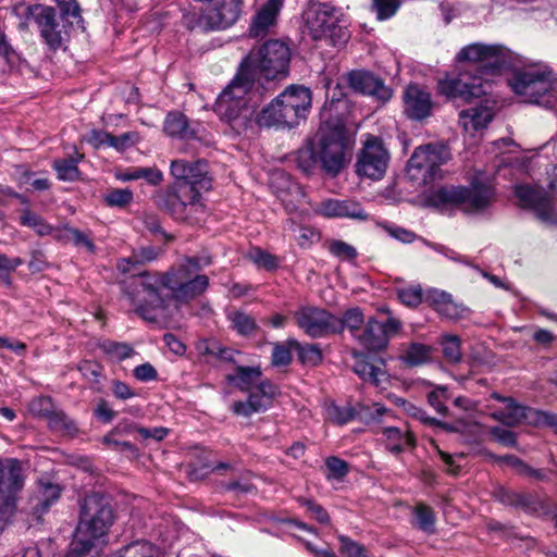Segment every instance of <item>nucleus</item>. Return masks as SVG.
<instances>
[{
	"mask_svg": "<svg viewBox=\"0 0 557 557\" xmlns=\"http://www.w3.org/2000/svg\"><path fill=\"white\" fill-rule=\"evenodd\" d=\"M210 263V258H185L177 268L162 276L140 273L127 286L125 295L139 317L153 322L162 315L165 307V298L160 293L161 287L171 290L176 300L188 301L207 289L209 280L198 272Z\"/></svg>",
	"mask_w": 557,
	"mask_h": 557,
	"instance_id": "obj_1",
	"label": "nucleus"
},
{
	"mask_svg": "<svg viewBox=\"0 0 557 557\" xmlns=\"http://www.w3.org/2000/svg\"><path fill=\"white\" fill-rule=\"evenodd\" d=\"M456 61L469 63L476 74L446 76L438 82V91L448 98L469 102L486 94L490 87L488 75L512 66L513 55L502 45L474 42L463 47L456 55Z\"/></svg>",
	"mask_w": 557,
	"mask_h": 557,
	"instance_id": "obj_2",
	"label": "nucleus"
},
{
	"mask_svg": "<svg viewBox=\"0 0 557 557\" xmlns=\"http://www.w3.org/2000/svg\"><path fill=\"white\" fill-rule=\"evenodd\" d=\"M113 522L108 498L100 494L87 495L81 505V516L75 539L65 557H86L95 542L103 537Z\"/></svg>",
	"mask_w": 557,
	"mask_h": 557,
	"instance_id": "obj_3",
	"label": "nucleus"
},
{
	"mask_svg": "<svg viewBox=\"0 0 557 557\" xmlns=\"http://www.w3.org/2000/svg\"><path fill=\"white\" fill-rule=\"evenodd\" d=\"M253 86L249 79L237 73L214 103V112L237 134L246 132L253 124L257 106V101H252Z\"/></svg>",
	"mask_w": 557,
	"mask_h": 557,
	"instance_id": "obj_4",
	"label": "nucleus"
},
{
	"mask_svg": "<svg viewBox=\"0 0 557 557\" xmlns=\"http://www.w3.org/2000/svg\"><path fill=\"white\" fill-rule=\"evenodd\" d=\"M313 140L320 165L329 175L336 176L350 162L355 138L342 121L323 122Z\"/></svg>",
	"mask_w": 557,
	"mask_h": 557,
	"instance_id": "obj_5",
	"label": "nucleus"
},
{
	"mask_svg": "<svg viewBox=\"0 0 557 557\" xmlns=\"http://www.w3.org/2000/svg\"><path fill=\"white\" fill-rule=\"evenodd\" d=\"M311 107V91L292 85L264 107L255 119L259 127H296Z\"/></svg>",
	"mask_w": 557,
	"mask_h": 557,
	"instance_id": "obj_6",
	"label": "nucleus"
},
{
	"mask_svg": "<svg viewBox=\"0 0 557 557\" xmlns=\"http://www.w3.org/2000/svg\"><path fill=\"white\" fill-rule=\"evenodd\" d=\"M290 62V49L280 39H271L251 51L240 63L238 73L255 85L260 76L265 79L285 77Z\"/></svg>",
	"mask_w": 557,
	"mask_h": 557,
	"instance_id": "obj_7",
	"label": "nucleus"
},
{
	"mask_svg": "<svg viewBox=\"0 0 557 557\" xmlns=\"http://www.w3.org/2000/svg\"><path fill=\"white\" fill-rule=\"evenodd\" d=\"M493 189L486 184H472L470 188L462 186H441L428 196L430 206L438 209L460 207L466 212H480L493 200Z\"/></svg>",
	"mask_w": 557,
	"mask_h": 557,
	"instance_id": "obj_8",
	"label": "nucleus"
},
{
	"mask_svg": "<svg viewBox=\"0 0 557 557\" xmlns=\"http://www.w3.org/2000/svg\"><path fill=\"white\" fill-rule=\"evenodd\" d=\"M508 84L524 102L545 108H553L556 102L554 77L548 71L541 69L519 71L512 75Z\"/></svg>",
	"mask_w": 557,
	"mask_h": 557,
	"instance_id": "obj_9",
	"label": "nucleus"
},
{
	"mask_svg": "<svg viewBox=\"0 0 557 557\" xmlns=\"http://www.w3.org/2000/svg\"><path fill=\"white\" fill-rule=\"evenodd\" d=\"M306 32L313 40H329L333 46L343 45L349 38L346 26L339 24L336 10L321 3L305 13Z\"/></svg>",
	"mask_w": 557,
	"mask_h": 557,
	"instance_id": "obj_10",
	"label": "nucleus"
},
{
	"mask_svg": "<svg viewBox=\"0 0 557 557\" xmlns=\"http://www.w3.org/2000/svg\"><path fill=\"white\" fill-rule=\"evenodd\" d=\"M25 470L18 459H0V521L8 524L15 515L18 494L24 487Z\"/></svg>",
	"mask_w": 557,
	"mask_h": 557,
	"instance_id": "obj_11",
	"label": "nucleus"
},
{
	"mask_svg": "<svg viewBox=\"0 0 557 557\" xmlns=\"http://www.w3.org/2000/svg\"><path fill=\"white\" fill-rule=\"evenodd\" d=\"M153 199L162 211L176 220H185L193 207L200 202L201 194L186 184L173 183L165 189L159 190Z\"/></svg>",
	"mask_w": 557,
	"mask_h": 557,
	"instance_id": "obj_12",
	"label": "nucleus"
},
{
	"mask_svg": "<svg viewBox=\"0 0 557 557\" xmlns=\"http://www.w3.org/2000/svg\"><path fill=\"white\" fill-rule=\"evenodd\" d=\"M389 153L383 141L372 135H368L357 160V173L360 176L373 181L381 180L387 169Z\"/></svg>",
	"mask_w": 557,
	"mask_h": 557,
	"instance_id": "obj_13",
	"label": "nucleus"
},
{
	"mask_svg": "<svg viewBox=\"0 0 557 557\" xmlns=\"http://www.w3.org/2000/svg\"><path fill=\"white\" fill-rule=\"evenodd\" d=\"M297 325L310 337H324L341 332L339 318L315 307H302L295 312Z\"/></svg>",
	"mask_w": 557,
	"mask_h": 557,
	"instance_id": "obj_14",
	"label": "nucleus"
},
{
	"mask_svg": "<svg viewBox=\"0 0 557 557\" xmlns=\"http://www.w3.org/2000/svg\"><path fill=\"white\" fill-rule=\"evenodd\" d=\"M450 158L448 148L440 144H429L418 147L408 165L410 169H417L421 172L423 180L434 181L441 177L440 166L446 163Z\"/></svg>",
	"mask_w": 557,
	"mask_h": 557,
	"instance_id": "obj_15",
	"label": "nucleus"
},
{
	"mask_svg": "<svg viewBox=\"0 0 557 557\" xmlns=\"http://www.w3.org/2000/svg\"><path fill=\"white\" fill-rule=\"evenodd\" d=\"M171 175L174 183L186 184L194 189L208 191L211 189V177L209 176L208 163L205 160L188 162L184 159H176L171 162Z\"/></svg>",
	"mask_w": 557,
	"mask_h": 557,
	"instance_id": "obj_16",
	"label": "nucleus"
},
{
	"mask_svg": "<svg viewBox=\"0 0 557 557\" xmlns=\"http://www.w3.org/2000/svg\"><path fill=\"white\" fill-rule=\"evenodd\" d=\"M201 15L200 23L206 29H225L234 25L240 16L243 0H213Z\"/></svg>",
	"mask_w": 557,
	"mask_h": 557,
	"instance_id": "obj_17",
	"label": "nucleus"
},
{
	"mask_svg": "<svg viewBox=\"0 0 557 557\" xmlns=\"http://www.w3.org/2000/svg\"><path fill=\"white\" fill-rule=\"evenodd\" d=\"M347 83L355 91L372 96L382 102L389 100L393 95V90L380 77L364 70L349 72Z\"/></svg>",
	"mask_w": 557,
	"mask_h": 557,
	"instance_id": "obj_18",
	"label": "nucleus"
},
{
	"mask_svg": "<svg viewBox=\"0 0 557 557\" xmlns=\"http://www.w3.org/2000/svg\"><path fill=\"white\" fill-rule=\"evenodd\" d=\"M425 301L443 318L459 321L468 319L471 309L461 302H456L453 296L441 289L431 288L425 294Z\"/></svg>",
	"mask_w": 557,
	"mask_h": 557,
	"instance_id": "obj_19",
	"label": "nucleus"
},
{
	"mask_svg": "<svg viewBox=\"0 0 557 557\" xmlns=\"http://www.w3.org/2000/svg\"><path fill=\"white\" fill-rule=\"evenodd\" d=\"M39 33L44 41L50 49L57 50L61 48L66 36L64 26L60 23V18L54 9L49 7L40 8L35 16Z\"/></svg>",
	"mask_w": 557,
	"mask_h": 557,
	"instance_id": "obj_20",
	"label": "nucleus"
},
{
	"mask_svg": "<svg viewBox=\"0 0 557 557\" xmlns=\"http://www.w3.org/2000/svg\"><path fill=\"white\" fill-rule=\"evenodd\" d=\"M516 196L524 208L533 209L536 216L545 223H555L554 211L547 194L528 185L516 187Z\"/></svg>",
	"mask_w": 557,
	"mask_h": 557,
	"instance_id": "obj_21",
	"label": "nucleus"
},
{
	"mask_svg": "<svg viewBox=\"0 0 557 557\" xmlns=\"http://www.w3.org/2000/svg\"><path fill=\"white\" fill-rule=\"evenodd\" d=\"M315 211L325 218L360 221H366L369 218L362 206L352 199H324L318 205Z\"/></svg>",
	"mask_w": 557,
	"mask_h": 557,
	"instance_id": "obj_22",
	"label": "nucleus"
},
{
	"mask_svg": "<svg viewBox=\"0 0 557 557\" xmlns=\"http://www.w3.org/2000/svg\"><path fill=\"white\" fill-rule=\"evenodd\" d=\"M404 112L409 119L423 120L431 114V94L422 86L411 84L404 91Z\"/></svg>",
	"mask_w": 557,
	"mask_h": 557,
	"instance_id": "obj_23",
	"label": "nucleus"
},
{
	"mask_svg": "<svg viewBox=\"0 0 557 557\" xmlns=\"http://www.w3.org/2000/svg\"><path fill=\"white\" fill-rule=\"evenodd\" d=\"M284 0H268L256 12L249 27V36L253 38L265 37L271 28L276 25L278 13Z\"/></svg>",
	"mask_w": 557,
	"mask_h": 557,
	"instance_id": "obj_24",
	"label": "nucleus"
},
{
	"mask_svg": "<svg viewBox=\"0 0 557 557\" xmlns=\"http://www.w3.org/2000/svg\"><path fill=\"white\" fill-rule=\"evenodd\" d=\"M492 398L504 403V408L495 411L493 416L499 420L502 423L506 425H516L521 421H527L529 423H533L534 414L533 412H537V410L523 407L517 404L510 397H503L497 393L492 394Z\"/></svg>",
	"mask_w": 557,
	"mask_h": 557,
	"instance_id": "obj_25",
	"label": "nucleus"
},
{
	"mask_svg": "<svg viewBox=\"0 0 557 557\" xmlns=\"http://www.w3.org/2000/svg\"><path fill=\"white\" fill-rule=\"evenodd\" d=\"M356 339L368 350H381L388 343L386 327L383 323L369 319L360 333H356Z\"/></svg>",
	"mask_w": 557,
	"mask_h": 557,
	"instance_id": "obj_26",
	"label": "nucleus"
},
{
	"mask_svg": "<svg viewBox=\"0 0 557 557\" xmlns=\"http://www.w3.org/2000/svg\"><path fill=\"white\" fill-rule=\"evenodd\" d=\"M379 432L385 436L386 448L394 455L403 453L407 447L414 446V437L407 425L384 426Z\"/></svg>",
	"mask_w": 557,
	"mask_h": 557,
	"instance_id": "obj_27",
	"label": "nucleus"
},
{
	"mask_svg": "<svg viewBox=\"0 0 557 557\" xmlns=\"http://www.w3.org/2000/svg\"><path fill=\"white\" fill-rule=\"evenodd\" d=\"M493 111L488 107H472L459 113V123L467 131L484 128L493 120Z\"/></svg>",
	"mask_w": 557,
	"mask_h": 557,
	"instance_id": "obj_28",
	"label": "nucleus"
},
{
	"mask_svg": "<svg viewBox=\"0 0 557 557\" xmlns=\"http://www.w3.org/2000/svg\"><path fill=\"white\" fill-rule=\"evenodd\" d=\"M115 177L121 182H131L143 178L148 184L157 186L163 181V173L156 166H132L124 170H117L115 172Z\"/></svg>",
	"mask_w": 557,
	"mask_h": 557,
	"instance_id": "obj_29",
	"label": "nucleus"
},
{
	"mask_svg": "<svg viewBox=\"0 0 557 557\" xmlns=\"http://www.w3.org/2000/svg\"><path fill=\"white\" fill-rule=\"evenodd\" d=\"M163 131L170 137L193 138L195 131L190 128L187 117L181 112H170L166 114Z\"/></svg>",
	"mask_w": 557,
	"mask_h": 557,
	"instance_id": "obj_30",
	"label": "nucleus"
},
{
	"mask_svg": "<svg viewBox=\"0 0 557 557\" xmlns=\"http://www.w3.org/2000/svg\"><path fill=\"white\" fill-rule=\"evenodd\" d=\"M113 557H163V554L153 543L137 540L114 552Z\"/></svg>",
	"mask_w": 557,
	"mask_h": 557,
	"instance_id": "obj_31",
	"label": "nucleus"
},
{
	"mask_svg": "<svg viewBox=\"0 0 557 557\" xmlns=\"http://www.w3.org/2000/svg\"><path fill=\"white\" fill-rule=\"evenodd\" d=\"M433 348L422 343H410L401 350L400 359L410 367L428 363L432 359Z\"/></svg>",
	"mask_w": 557,
	"mask_h": 557,
	"instance_id": "obj_32",
	"label": "nucleus"
},
{
	"mask_svg": "<svg viewBox=\"0 0 557 557\" xmlns=\"http://www.w3.org/2000/svg\"><path fill=\"white\" fill-rule=\"evenodd\" d=\"M495 460L497 462L506 463L509 467H511L519 475H522L524 478H529L535 481H546L548 480V473L547 471L543 469H533L529 465H527L523 460L520 458L513 456V455H505L495 457Z\"/></svg>",
	"mask_w": 557,
	"mask_h": 557,
	"instance_id": "obj_33",
	"label": "nucleus"
},
{
	"mask_svg": "<svg viewBox=\"0 0 557 557\" xmlns=\"http://www.w3.org/2000/svg\"><path fill=\"white\" fill-rule=\"evenodd\" d=\"M354 372L363 381L380 386L386 380V372L381 367H376L366 360H357L354 366Z\"/></svg>",
	"mask_w": 557,
	"mask_h": 557,
	"instance_id": "obj_34",
	"label": "nucleus"
},
{
	"mask_svg": "<svg viewBox=\"0 0 557 557\" xmlns=\"http://www.w3.org/2000/svg\"><path fill=\"white\" fill-rule=\"evenodd\" d=\"M261 371L258 367H237L234 374L228 375L231 383L240 389H249L260 380Z\"/></svg>",
	"mask_w": 557,
	"mask_h": 557,
	"instance_id": "obj_35",
	"label": "nucleus"
},
{
	"mask_svg": "<svg viewBox=\"0 0 557 557\" xmlns=\"http://www.w3.org/2000/svg\"><path fill=\"white\" fill-rule=\"evenodd\" d=\"M83 159L82 154L75 157H69L64 159H58L53 162V169L57 172L58 178L61 181L73 182L78 180L79 170L77 163Z\"/></svg>",
	"mask_w": 557,
	"mask_h": 557,
	"instance_id": "obj_36",
	"label": "nucleus"
},
{
	"mask_svg": "<svg viewBox=\"0 0 557 557\" xmlns=\"http://www.w3.org/2000/svg\"><path fill=\"white\" fill-rule=\"evenodd\" d=\"M498 498L505 505L519 507L525 511H535L537 509V503L530 494H522L512 491H500Z\"/></svg>",
	"mask_w": 557,
	"mask_h": 557,
	"instance_id": "obj_37",
	"label": "nucleus"
},
{
	"mask_svg": "<svg viewBox=\"0 0 557 557\" xmlns=\"http://www.w3.org/2000/svg\"><path fill=\"white\" fill-rule=\"evenodd\" d=\"M231 326L238 334L249 336L253 334L257 329L255 319L243 311H231L227 314Z\"/></svg>",
	"mask_w": 557,
	"mask_h": 557,
	"instance_id": "obj_38",
	"label": "nucleus"
},
{
	"mask_svg": "<svg viewBox=\"0 0 557 557\" xmlns=\"http://www.w3.org/2000/svg\"><path fill=\"white\" fill-rule=\"evenodd\" d=\"M314 140L301 148L296 157L298 168L306 174H310L320 164Z\"/></svg>",
	"mask_w": 557,
	"mask_h": 557,
	"instance_id": "obj_39",
	"label": "nucleus"
},
{
	"mask_svg": "<svg viewBox=\"0 0 557 557\" xmlns=\"http://www.w3.org/2000/svg\"><path fill=\"white\" fill-rule=\"evenodd\" d=\"M20 222L22 225L33 228L39 236H47L53 233V227L29 209L22 211Z\"/></svg>",
	"mask_w": 557,
	"mask_h": 557,
	"instance_id": "obj_40",
	"label": "nucleus"
},
{
	"mask_svg": "<svg viewBox=\"0 0 557 557\" xmlns=\"http://www.w3.org/2000/svg\"><path fill=\"white\" fill-rule=\"evenodd\" d=\"M290 345L295 348L301 363L317 366L322 361V352L318 345H301L297 342H290Z\"/></svg>",
	"mask_w": 557,
	"mask_h": 557,
	"instance_id": "obj_41",
	"label": "nucleus"
},
{
	"mask_svg": "<svg viewBox=\"0 0 557 557\" xmlns=\"http://www.w3.org/2000/svg\"><path fill=\"white\" fill-rule=\"evenodd\" d=\"M197 350L202 356H213L222 360H232L233 351L222 347L215 339H202L197 343Z\"/></svg>",
	"mask_w": 557,
	"mask_h": 557,
	"instance_id": "obj_42",
	"label": "nucleus"
},
{
	"mask_svg": "<svg viewBox=\"0 0 557 557\" xmlns=\"http://www.w3.org/2000/svg\"><path fill=\"white\" fill-rule=\"evenodd\" d=\"M133 199L134 194L129 188H113L103 196L104 203L108 207L120 209L126 208Z\"/></svg>",
	"mask_w": 557,
	"mask_h": 557,
	"instance_id": "obj_43",
	"label": "nucleus"
},
{
	"mask_svg": "<svg viewBox=\"0 0 557 557\" xmlns=\"http://www.w3.org/2000/svg\"><path fill=\"white\" fill-rule=\"evenodd\" d=\"M441 344L448 362L458 363L461 360V341L457 335H443Z\"/></svg>",
	"mask_w": 557,
	"mask_h": 557,
	"instance_id": "obj_44",
	"label": "nucleus"
},
{
	"mask_svg": "<svg viewBox=\"0 0 557 557\" xmlns=\"http://www.w3.org/2000/svg\"><path fill=\"white\" fill-rule=\"evenodd\" d=\"M341 332L347 327L350 330L351 335L356 338V333H360L364 327V315L358 308L349 309L345 312L344 317L339 319Z\"/></svg>",
	"mask_w": 557,
	"mask_h": 557,
	"instance_id": "obj_45",
	"label": "nucleus"
},
{
	"mask_svg": "<svg viewBox=\"0 0 557 557\" xmlns=\"http://www.w3.org/2000/svg\"><path fill=\"white\" fill-rule=\"evenodd\" d=\"M62 238L71 240L76 247L84 248L89 253L96 252V246L91 238L82 231L73 227H64V235Z\"/></svg>",
	"mask_w": 557,
	"mask_h": 557,
	"instance_id": "obj_46",
	"label": "nucleus"
},
{
	"mask_svg": "<svg viewBox=\"0 0 557 557\" xmlns=\"http://www.w3.org/2000/svg\"><path fill=\"white\" fill-rule=\"evenodd\" d=\"M264 410V403L258 400L257 393H250L246 401H236L233 404V411L236 414L248 417L253 412Z\"/></svg>",
	"mask_w": 557,
	"mask_h": 557,
	"instance_id": "obj_47",
	"label": "nucleus"
},
{
	"mask_svg": "<svg viewBox=\"0 0 557 557\" xmlns=\"http://www.w3.org/2000/svg\"><path fill=\"white\" fill-rule=\"evenodd\" d=\"M61 490L58 485L52 483H40L39 488V506L41 512L48 510V508L60 497Z\"/></svg>",
	"mask_w": 557,
	"mask_h": 557,
	"instance_id": "obj_48",
	"label": "nucleus"
},
{
	"mask_svg": "<svg viewBox=\"0 0 557 557\" xmlns=\"http://www.w3.org/2000/svg\"><path fill=\"white\" fill-rule=\"evenodd\" d=\"M100 347L107 355L116 360L129 358L134 352L129 345L112 341H104Z\"/></svg>",
	"mask_w": 557,
	"mask_h": 557,
	"instance_id": "obj_49",
	"label": "nucleus"
},
{
	"mask_svg": "<svg viewBox=\"0 0 557 557\" xmlns=\"http://www.w3.org/2000/svg\"><path fill=\"white\" fill-rule=\"evenodd\" d=\"M326 419L335 424H346L352 420L355 412L350 407H339L331 404L325 409Z\"/></svg>",
	"mask_w": 557,
	"mask_h": 557,
	"instance_id": "obj_50",
	"label": "nucleus"
},
{
	"mask_svg": "<svg viewBox=\"0 0 557 557\" xmlns=\"http://www.w3.org/2000/svg\"><path fill=\"white\" fill-rule=\"evenodd\" d=\"M414 518L421 530L428 533L434 531L435 516L430 507L423 504L418 505L414 510Z\"/></svg>",
	"mask_w": 557,
	"mask_h": 557,
	"instance_id": "obj_51",
	"label": "nucleus"
},
{
	"mask_svg": "<svg viewBox=\"0 0 557 557\" xmlns=\"http://www.w3.org/2000/svg\"><path fill=\"white\" fill-rule=\"evenodd\" d=\"M339 550L347 557H370L367 548L346 535H338Z\"/></svg>",
	"mask_w": 557,
	"mask_h": 557,
	"instance_id": "obj_52",
	"label": "nucleus"
},
{
	"mask_svg": "<svg viewBox=\"0 0 557 557\" xmlns=\"http://www.w3.org/2000/svg\"><path fill=\"white\" fill-rule=\"evenodd\" d=\"M249 259L258 267L265 270H274L277 268L278 262L275 256L260 249L252 248L248 255Z\"/></svg>",
	"mask_w": 557,
	"mask_h": 557,
	"instance_id": "obj_53",
	"label": "nucleus"
},
{
	"mask_svg": "<svg viewBox=\"0 0 557 557\" xmlns=\"http://www.w3.org/2000/svg\"><path fill=\"white\" fill-rule=\"evenodd\" d=\"M140 141V135L137 132H126L122 135L114 136L111 134L110 146L117 151H124Z\"/></svg>",
	"mask_w": 557,
	"mask_h": 557,
	"instance_id": "obj_54",
	"label": "nucleus"
},
{
	"mask_svg": "<svg viewBox=\"0 0 557 557\" xmlns=\"http://www.w3.org/2000/svg\"><path fill=\"white\" fill-rule=\"evenodd\" d=\"M447 399V389L444 386H437L428 393L429 404L442 416L447 414V407L445 405Z\"/></svg>",
	"mask_w": 557,
	"mask_h": 557,
	"instance_id": "obj_55",
	"label": "nucleus"
},
{
	"mask_svg": "<svg viewBox=\"0 0 557 557\" xmlns=\"http://www.w3.org/2000/svg\"><path fill=\"white\" fill-rule=\"evenodd\" d=\"M329 251L341 260H352L357 257L356 248L343 240L330 242Z\"/></svg>",
	"mask_w": 557,
	"mask_h": 557,
	"instance_id": "obj_56",
	"label": "nucleus"
},
{
	"mask_svg": "<svg viewBox=\"0 0 557 557\" xmlns=\"http://www.w3.org/2000/svg\"><path fill=\"white\" fill-rule=\"evenodd\" d=\"M400 0H373V7L379 20L392 17L398 10Z\"/></svg>",
	"mask_w": 557,
	"mask_h": 557,
	"instance_id": "obj_57",
	"label": "nucleus"
},
{
	"mask_svg": "<svg viewBox=\"0 0 557 557\" xmlns=\"http://www.w3.org/2000/svg\"><path fill=\"white\" fill-rule=\"evenodd\" d=\"M398 298L408 307H417L422 301V288L420 286H410L399 289Z\"/></svg>",
	"mask_w": 557,
	"mask_h": 557,
	"instance_id": "obj_58",
	"label": "nucleus"
},
{
	"mask_svg": "<svg viewBox=\"0 0 557 557\" xmlns=\"http://www.w3.org/2000/svg\"><path fill=\"white\" fill-rule=\"evenodd\" d=\"M252 393L258 394V400L264 403L265 409L277 394V388L270 381H262L257 384L256 389Z\"/></svg>",
	"mask_w": 557,
	"mask_h": 557,
	"instance_id": "obj_59",
	"label": "nucleus"
},
{
	"mask_svg": "<svg viewBox=\"0 0 557 557\" xmlns=\"http://www.w3.org/2000/svg\"><path fill=\"white\" fill-rule=\"evenodd\" d=\"M382 227L387 232L388 235L405 244H410L417 238V235L413 232L400 226L382 224Z\"/></svg>",
	"mask_w": 557,
	"mask_h": 557,
	"instance_id": "obj_60",
	"label": "nucleus"
},
{
	"mask_svg": "<svg viewBox=\"0 0 557 557\" xmlns=\"http://www.w3.org/2000/svg\"><path fill=\"white\" fill-rule=\"evenodd\" d=\"M110 133L99 129H91L84 136V140L91 145L94 148H99L103 145L110 146Z\"/></svg>",
	"mask_w": 557,
	"mask_h": 557,
	"instance_id": "obj_61",
	"label": "nucleus"
},
{
	"mask_svg": "<svg viewBox=\"0 0 557 557\" xmlns=\"http://www.w3.org/2000/svg\"><path fill=\"white\" fill-rule=\"evenodd\" d=\"M534 420L533 424L537 426H548L557 433V414L550 413L546 411L537 410V412H533Z\"/></svg>",
	"mask_w": 557,
	"mask_h": 557,
	"instance_id": "obj_62",
	"label": "nucleus"
},
{
	"mask_svg": "<svg viewBox=\"0 0 557 557\" xmlns=\"http://www.w3.org/2000/svg\"><path fill=\"white\" fill-rule=\"evenodd\" d=\"M325 466L334 478L341 479L348 472V466L346 461L337 457H329L325 461Z\"/></svg>",
	"mask_w": 557,
	"mask_h": 557,
	"instance_id": "obj_63",
	"label": "nucleus"
},
{
	"mask_svg": "<svg viewBox=\"0 0 557 557\" xmlns=\"http://www.w3.org/2000/svg\"><path fill=\"white\" fill-rule=\"evenodd\" d=\"M302 505L320 523L326 524L330 522V516L321 505L314 503L311 499H305Z\"/></svg>",
	"mask_w": 557,
	"mask_h": 557,
	"instance_id": "obj_64",
	"label": "nucleus"
}]
</instances>
